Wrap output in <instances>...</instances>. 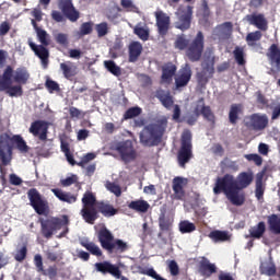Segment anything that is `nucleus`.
Wrapping results in <instances>:
<instances>
[{
  "instance_id": "1",
  "label": "nucleus",
  "mask_w": 280,
  "mask_h": 280,
  "mask_svg": "<svg viewBox=\"0 0 280 280\" xmlns=\"http://www.w3.org/2000/svg\"><path fill=\"white\" fill-rule=\"evenodd\" d=\"M253 183V173L242 172L237 175V178L231 174H225L223 177L217 178L213 187V194H225L228 200L234 205V207H242L246 202V195L242 189H246Z\"/></svg>"
},
{
  "instance_id": "2",
  "label": "nucleus",
  "mask_w": 280,
  "mask_h": 280,
  "mask_svg": "<svg viewBox=\"0 0 280 280\" xmlns=\"http://www.w3.org/2000/svg\"><path fill=\"white\" fill-rule=\"evenodd\" d=\"M174 47L178 51H186L190 62H199L205 54V33L199 31L192 39H188L185 34L177 35Z\"/></svg>"
},
{
  "instance_id": "3",
  "label": "nucleus",
  "mask_w": 280,
  "mask_h": 280,
  "mask_svg": "<svg viewBox=\"0 0 280 280\" xmlns=\"http://www.w3.org/2000/svg\"><path fill=\"white\" fill-rule=\"evenodd\" d=\"M10 142L15 145L16 150H19L21 154H27V152H30V147L21 135H14L12 137H10L7 132L0 135V161L4 166L10 165L12 161V152L14 148L12 144H10Z\"/></svg>"
},
{
  "instance_id": "4",
  "label": "nucleus",
  "mask_w": 280,
  "mask_h": 280,
  "mask_svg": "<svg viewBox=\"0 0 280 280\" xmlns=\"http://www.w3.org/2000/svg\"><path fill=\"white\" fill-rule=\"evenodd\" d=\"M167 130V118H161L155 124L145 126L140 135V143L144 148H154L163 141V136Z\"/></svg>"
},
{
  "instance_id": "5",
  "label": "nucleus",
  "mask_w": 280,
  "mask_h": 280,
  "mask_svg": "<svg viewBox=\"0 0 280 280\" xmlns=\"http://www.w3.org/2000/svg\"><path fill=\"white\" fill-rule=\"evenodd\" d=\"M97 241L100 242L103 250H106L108 255H121L126 250H130V245L121 238H115V235L107 230L102 228L97 232Z\"/></svg>"
},
{
  "instance_id": "6",
  "label": "nucleus",
  "mask_w": 280,
  "mask_h": 280,
  "mask_svg": "<svg viewBox=\"0 0 280 280\" xmlns=\"http://www.w3.org/2000/svg\"><path fill=\"white\" fill-rule=\"evenodd\" d=\"M40 233L46 240H51L56 231H60L65 226V231L60 233V237H65L69 233V215L50 217L49 219L39 218Z\"/></svg>"
},
{
  "instance_id": "7",
  "label": "nucleus",
  "mask_w": 280,
  "mask_h": 280,
  "mask_svg": "<svg viewBox=\"0 0 280 280\" xmlns=\"http://www.w3.org/2000/svg\"><path fill=\"white\" fill-rule=\"evenodd\" d=\"M58 8L61 11L52 10L50 16L56 23H77L80 20V11L73 5V0H58Z\"/></svg>"
},
{
  "instance_id": "8",
  "label": "nucleus",
  "mask_w": 280,
  "mask_h": 280,
  "mask_svg": "<svg viewBox=\"0 0 280 280\" xmlns=\"http://www.w3.org/2000/svg\"><path fill=\"white\" fill-rule=\"evenodd\" d=\"M83 207L81 209L80 214L82 215L84 222L86 224H95V220L100 218V214H97V198L93 192L86 191L83 195V198L81 200Z\"/></svg>"
},
{
  "instance_id": "9",
  "label": "nucleus",
  "mask_w": 280,
  "mask_h": 280,
  "mask_svg": "<svg viewBox=\"0 0 280 280\" xmlns=\"http://www.w3.org/2000/svg\"><path fill=\"white\" fill-rule=\"evenodd\" d=\"M13 73L14 68H12V66H7L3 70L2 78L0 79V93L5 92L9 97H22L23 85L19 83L12 85Z\"/></svg>"
},
{
  "instance_id": "10",
  "label": "nucleus",
  "mask_w": 280,
  "mask_h": 280,
  "mask_svg": "<svg viewBox=\"0 0 280 280\" xmlns=\"http://www.w3.org/2000/svg\"><path fill=\"white\" fill-rule=\"evenodd\" d=\"M176 22L174 23L176 30L180 32H187L191 28V21H194V7L180 4L176 12Z\"/></svg>"
},
{
  "instance_id": "11",
  "label": "nucleus",
  "mask_w": 280,
  "mask_h": 280,
  "mask_svg": "<svg viewBox=\"0 0 280 280\" xmlns=\"http://www.w3.org/2000/svg\"><path fill=\"white\" fill-rule=\"evenodd\" d=\"M194 145L191 144V131L186 129L182 133L180 149L177 154V161L180 167H185L188 161H191Z\"/></svg>"
},
{
  "instance_id": "12",
  "label": "nucleus",
  "mask_w": 280,
  "mask_h": 280,
  "mask_svg": "<svg viewBox=\"0 0 280 280\" xmlns=\"http://www.w3.org/2000/svg\"><path fill=\"white\" fill-rule=\"evenodd\" d=\"M27 198L30 200L31 207L34 209L37 215H48L49 214V201L40 195L38 189L31 188L27 191Z\"/></svg>"
},
{
  "instance_id": "13",
  "label": "nucleus",
  "mask_w": 280,
  "mask_h": 280,
  "mask_svg": "<svg viewBox=\"0 0 280 280\" xmlns=\"http://www.w3.org/2000/svg\"><path fill=\"white\" fill-rule=\"evenodd\" d=\"M116 152L120 155L121 161L124 163H131L137 159V150H135V144L132 140H126L118 142L115 147Z\"/></svg>"
},
{
  "instance_id": "14",
  "label": "nucleus",
  "mask_w": 280,
  "mask_h": 280,
  "mask_svg": "<svg viewBox=\"0 0 280 280\" xmlns=\"http://www.w3.org/2000/svg\"><path fill=\"white\" fill-rule=\"evenodd\" d=\"M155 16V25L158 27V34L162 38H165L170 33V25H172V19L167 13L163 12L162 10H158L154 12Z\"/></svg>"
},
{
  "instance_id": "15",
  "label": "nucleus",
  "mask_w": 280,
  "mask_h": 280,
  "mask_svg": "<svg viewBox=\"0 0 280 280\" xmlns=\"http://www.w3.org/2000/svg\"><path fill=\"white\" fill-rule=\"evenodd\" d=\"M213 73H215V62L213 60L203 62L201 71L196 74L198 84L201 86L208 84L209 80L213 78Z\"/></svg>"
},
{
  "instance_id": "16",
  "label": "nucleus",
  "mask_w": 280,
  "mask_h": 280,
  "mask_svg": "<svg viewBox=\"0 0 280 280\" xmlns=\"http://www.w3.org/2000/svg\"><path fill=\"white\" fill-rule=\"evenodd\" d=\"M96 272H101L102 275H112L116 279L128 280V278L121 276V270L117 265L110 264V261L96 262L95 265Z\"/></svg>"
},
{
  "instance_id": "17",
  "label": "nucleus",
  "mask_w": 280,
  "mask_h": 280,
  "mask_svg": "<svg viewBox=\"0 0 280 280\" xmlns=\"http://www.w3.org/2000/svg\"><path fill=\"white\" fill-rule=\"evenodd\" d=\"M28 132L33 137H38L39 141H47V132H49V122L45 120H35L31 124Z\"/></svg>"
},
{
  "instance_id": "18",
  "label": "nucleus",
  "mask_w": 280,
  "mask_h": 280,
  "mask_svg": "<svg viewBox=\"0 0 280 280\" xmlns=\"http://www.w3.org/2000/svg\"><path fill=\"white\" fill-rule=\"evenodd\" d=\"M34 265L37 272H40L44 277H48L50 280H54L56 277H58V266L52 265L45 269L43 266V256L40 254L34 256Z\"/></svg>"
},
{
  "instance_id": "19",
  "label": "nucleus",
  "mask_w": 280,
  "mask_h": 280,
  "mask_svg": "<svg viewBox=\"0 0 280 280\" xmlns=\"http://www.w3.org/2000/svg\"><path fill=\"white\" fill-rule=\"evenodd\" d=\"M267 58H268L271 67H276V70L271 69L269 74L276 75V73H279V71H280V47H279V45L272 44L268 48Z\"/></svg>"
},
{
  "instance_id": "20",
  "label": "nucleus",
  "mask_w": 280,
  "mask_h": 280,
  "mask_svg": "<svg viewBox=\"0 0 280 280\" xmlns=\"http://www.w3.org/2000/svg\"><path fill=\"white\" fill-rule=\"evenodd\" d=\"M191 66L186 63L184 67L180 68V70L175 77L176 89H184V86H187V84L191 82Z\"/></svg>"
},
{
  "instance_id": "21",
  "label": "nucleus",
  "mask_w": 280,
  "mask_h": 280,
  "mask_svg": "<svg viewBox=\"0 0 280 280\" xmlns=\"http://www.w3.org/2000/svg\"><path fill=\"white\" fill-rule=\"evenodd\" d=\"M28 46L35 56L39 58L43 69H47L49 67V49L43 45H36L33 42H28Z\"/></svg>"
},
{
  "instance_id": "22",
  "label": "nucleus",
  "mask_w": 280,
  "mask_h": 280,
  "mask_svg": "<svg viewBox=\"0 0 280 280\" xmlns=\"http://www.w3.org/2000/svg\"><path fill=\"white\" fill-rule=\"evenodd\" d=\"M174 224V219L167 217V205H164L160 208L159 215V226L160 231L167 232L172 231V225Z\"/></svg>"
},
{
  "instance_id": "23",
  "label": "nucleus",
  "mask_w": 280,
  "mask_h": 280,
  "mask_svg": "<svg viewBox=\"0 0 280 280\" xmlns=\"http://www.w3.org/2000/svg\"><path fill=\"white\" fill-rule=\"evenodd\" d=\"M246 20L249 22V25H255L260 32L268 31V20H266V16L262 13L248 14L246 15Z\"/></svg>"
},
{
  "instance_id": "24",
  "label": "nucleus",
  "mask_w": 280,
  "mask_h": 280,
  "mask_svg": "<svg viewBox=\"0 0 280 280\" xmlns=\"http://www.w3.org/2000/svg\"><path fill=\"white\" fill-rule=\"evenodd\" d=\"M59 69L66 80H73L78 75V66L73 61L61 62Z\"/></svg>"
},
{
  "instance_id": "25",
  "label": "nucleus",
  "mask_w": 280,
  "mask_h": 280,
  "mask_svg": "<svg viewBox=\"0 0 280 280\" xmlns=\"http://www.w3.org/2000/svg\"><path fill=\"white\" fill-rule=\"evenodd\" d=\"M176 65L172 62H167L162 66V75H161V83L162 84H172L173 78L176 75Z\"/></svg>"
},
{
  "instance_id": "26",
  "label": "nucleus",
  "mask_w": 280,
  "mask_h": 280,
  "mask_svg": "<svg viewBox=\"0 0 280 280\" xmlns=\"http://www.w3.org/2000/svg\"><path fill=\"white\" fill-rule=\"evenodd\" d=\"M187 185V179L183 177H175L173 179V191L175 200H183L185 198V186Z\"/></svg>"
},
{
  "instance_id": "27",
  "label": "nucleus",
  "mask_w": 280,
  "mask_h": 280,
  "mask_svg": "<svg viewBox=\"0 0 280 280\" xmlns=\"http://www.w3.org/2000/svg\"><path fill=\"white\" fill-rule=\"evenodd\" d=\"M250 126L253 130H266L268 128V116L266 114H253L250 116Z\"/></svg>"
},
{
  "instance_id": "28",
  "label": "nucleus",
  "mask_w": 280,
  "mask_h": 280,
  "mask_svg": "<svg viewBox=\"0 0 280 280\" xmlns=\"http://www.w3.org/2000/svg\"><path fill=\"white\" fill-rule=\"evenodd\" d=\"M97 215L102 213L104 218H113V215H117V209L108 201H98L96 203Z\"/></svg>"
},
{
  "instance_id": "29",
  "label": "nucleus",
  "mask_w": 280,
  "mask_h": 280,
  "mask_svg": "<svg viewBox=\"0 0 280 280\" xmlns=\"http://www.w3.org/2000/svg\"><path fill=\"white\" fill-rule=\"evenodd\" d=\"M199 272H200L201 277L209 278V277H211V275H215V272H218V267H215V265L211 264V261H209V259L203 258L199 262Z\"/></svg>"
},
{
  "instance_id": "30",
  "label": "nucleus",
  "mask_w": 280,
  "mask_h": 280,
  "mask_svg": "<svg viewBox=\"0 0 280 280\" xmlns=\"http://www.w3.org/2000/svg\"><path fill=\"white\" fill-rule=\"evenodd\" d=\"M51 191L54 196L58 198L61 202H67L68 205H73V202H78V195H73L71 192L63 191L60 188H52Z\"/></svg>"
},
{
  "instance_id": "31",
  "label": "nucleus",
  "mask_w": 280,
  "mask_h": 280,
  "mask_svg": "<svg viewBox=\"0 0 280 280\" xmlns=\"http://www.w3.org/2000/svg\"><path fill=\"white\" fill-rule=\"evenodd\" d=\"M12 80L15 82V84L24 85L30 82V72L27 71V68L20 67L16 68L14 71V74H12Z\"/></svg>"
},
{
  "instance_id": "32",
  "label": "nucleus",
  "mask_w": 280,
  "mask_h": 280,
  "mask_svg": "<svg viewBox=\"0 0 280 280\" xmlns=\"http://www.w3.org/2000/svg\"><path fill=\"white\" fill-rule=\"evenodd\" d=\"M127 207L131 211H136V213H148L150 210V203L143 199L130 201Z\"/></svg>"
},
{
  "instance_id": "33",
  "label": "nucleus",
  "mask_w": 280,
  "mask_h": 280,
  "mask_svg": "<svg viewBox=\"0 0 280 280\" xmlns=\"http://www.w3.org/2000/svg\"><path fill=\"white\" fill-rule=\"evenodd\" d=\"M259 272L266 277H275L277 275V265L272 260H265L260 264Z\"/></svg>"
},
{
  "instance_id": "34",
  "label": "nucleus",
  "mask_w": 280,
  "mask_h": 280,
  "mask_svg": "<svg viewBox=\"0 0 280 280\" xmlns=\"http://www.w3.org/2000/svg\"><path fill=\"white\" fill-rule=\"evenodd\" d=\"M142 51H143V45H141V43L139 42H132L129 45V62H137Z\"/></svg>"
},
{
  "instance_id": "35",
  "label": "nucleus",
  "mask_w": 280,
  "mask_h": 280,
  "mask_svg": "<svg viewBox=\"0 0 280 280\" xmlns=\"http://www.w3.org/2000/svg\"><path fill=\"white\" fill-rule=\"evenodd\" d=\"M243 108L242 104H232L230 106V112H229V122L232 126H236L237 121H240V115H242Z\"/></svg>"
},
{
  "instance_id": "36",
  "label": "nucleus",
  "mask_w": 280,
  "mask_h": 280,
  "mask_svg": "<svg viewBox=\"0 0 280 280\" xmlns=\"http://www.w3.org/2000/svg\"><path fill=\"white\" fill-rule=\"evenodd\" d=\"M31 23L37 34L39 43H42L44 47H49V34L47 31L40 28L35 20H32Z\"/></svg>"
},
{
  "instance_id": "37",
  "label": "nucleus",
  "mask_w": 280,
  "mask_h": 280,
  "mask_svg": "<svg viewBox=\"0 0 280 280\" xmlns=\"http://www.w3.org/2000/svg\"><path fill=\"white\" fill-rule=\"evenodd\" d=\"M121 8H117V12H131L132 14H141L139 7L132 0H120Z\"/></svg>"
},
{
  "instance_id": "38",
  "label": "nucleus",
  "mask_w": 280,
  "mask_h": 280,
  "mask_svg": "<svg viewBox=\"0 0 280 280\" xmlns=\"http://www.w3.org/2000/svg\"><path fill=\"white\" fill-rule=\"evenodd\" d=\"M266 233V222L260 221L257 225L249 229V236L254 240H261Z\"/></svg>"
},
{
  "instance_id": "39",
  "label": "nucleus",
  "mask_w": 280,
  "mask_h": 280,
  "mask_svg": "<svg viewBox=\"0 0 280 280\" xmlns=\"http://www.w3.org/2000/svg\"><path fill=\"white\" fill-rule=\"evenodd\" d=\"M156 97L161 102L162 106H164V108H172V106H174V98L170 92L165 93V91H159L156 93Z\"/></svg>"
},
{
  "instance_id": "40",
  "label": "nucleus",
  "mask_w": 280,
  "mask_h": 280,
  "mask_svg": "<svg viewBox=\"0 0 280 280\" xmlns=\"http://www.w3.org/2000/svg\"><path fill=\"white\" fill-rule=\"evenodd\" d=\"M80 245L83 248H86L91 255H94V257H102L103 255L102 249L94 242L81 241Z\"/></svg>"
},
{
  "instance_id": "41",
  "label": "nucleus",
  "mask_w": 280,
  "mask_h": 280,
  "mask_svg": "<svg viewBox=\"0 0 280 280\" xmlns=\"http://www.w3.org/2000/svg\"><path fill=\"white\" fill-rule=\"evenodd\" d=\"M267 223L269 225V229L271 232L275 233V235H280V215L278 214H271L267 218Z\"/></svg>"
},
{
  "instance_id": "42",
  "label": "nucleus",
  "mask_w": 280,
  "mask_h": 280,
  "mask_svg": "<svg viewBox=\"0 0 280 280\" xmlns=\"http://www.w3.org/2000/svg\"><path fill=\"white\" fill-rule=\"evenodd\" d=\"M262 37L264 34L261 33V31H255L248 33L245 37V40L248 47H257V43H259V40H261Z\"/></svg>"
},
{
  "instance_id": "43",
  "label": "nucleus",
  "mask_w": 280,
  "mask_h": 280,
  "mask_svg": "<svg viewBox=\"0 0 280 280\" xmlns=\"http://www.w3.org/2000/svg\"><path fill=\"white\" fill-rule=\"evenodd\" d=\"M209 237H210V240L214 241L215 243L229 242V240H231L229 232L220 231V230H214V231L210 232Z\"/></svg>"
},
{
  "instance_id": "44",
  "label": "nucleus",
  "mask_w": 280,
  "mask_h": 280,
  "mask_svg": "<svg viewBox=\"0 0 280 280\" xmlns=\"http://www.w3.org/2000/svg\"><path fill=\"white\" fill-rule=\"evenodd\" d=\"M104 67L109 73H112V75H115L116 78L121 75V68L117 66L114 60H105Z\"/></svg>"
},
{
  "instance_id": "45",
  "label": "nucleus",
  "mask_w": 280,
  "mask_h": 280,
  "mask_svg": "<svg viewBox=\"0 0 280 280\" xmlns=\"http://www.w3.org/2000/svg\"><path fill=\"white\" fill-rule=\"evenodd\" d=\"M133 34L140 38V40H150V28L136 25L133 28Z\"/></svg>"
},
{
  "instance_id": "46",
  "label": "nucleus",
  "mask_w": 280,
  "mask_h": 280,
  "mask_svg": "<svg viewBox=\"0 0 280 280\" xmlns=\"http://www.w3.org/2000/svg\"><path fill=\"white\" fill-rule=\"evenodd\" d=\"M141 113H143V109H141V107H130L125 112L122 119H125V121H128V119H135V117H139Z\"/></svg>"
},
{
  "instance_id": "47",
  "label": "nucleus",
  "mask_w": 280,
  "mask_h": 280,
  "mask_svg": "<svg viewBox=\"0 0 280 280\" xmlns=\"http://www.w3.org/2000/svg\"><path fill=\"white\" fill-rule=\"evenodd\" d=\"M233 56L240 67H244V65H246V59L244 58V48L236 46L233 50Z\"/></svg>"
},
{
  "instance_id": "48",
  "label": "nucleus",
  "mask_w": 280,
  "mask_h": 280,
  "mask_svg": "<svg viewBox=\"0 0 280 280\" xmlns=\"http://www.w3.org/2000/svg\"><path fill=\"white\" fill-rule=\"evenodd\" d=\"M15 261L23 264L27 259V243H24L20 249H16L14 255Z\"/></svg>"
},
{
  "instance_id": "49",
  "label": "nucleus",
  "mask_w": 280,
  "mask_h": 280,
  "mask_svg": "<svg viewBox=\"0 0 280 280\" xmlns=\"http://www.w3.org/2000/svg\"><path fill=\"white\" fill-rule=\"evenodd\" d=\"M201 115L206 121H209V124L215 125V114H213V110H211V106L207 105L203 107Z\"/></svg>"
},
{
  "instance_id": "50",
  "label": "nucleus",
  "mask_w": 280,
  "mask_h": 280,
  "mask_svg": "<svg viewBox=\"0 0 280 280\" xmlns=\"http://www.w3.org/2000/svg\"><path fill=\"white\" fill-rule=\"evenodd\" d=\"M264 177L262 176H258L256 178V189H255V196L257 198V200H261V198H264Z\"/></svg>"
},
{
  "instance_id": "51",
  "label": "nucleus",
  "mask_w": 280,
  "mask_h": 280,
  "mask_svg": "<svg viewBox=\"0 0 280 280\" xmlns=\"http://www.w3.org/2000/svg\"><path fill=\"white\" fill-rule=\"evenodd\" d=\"M180 233H194L196 231V224L189 222L188 220H184L179 223Z\"/></svg>"
},
{
  "instance_id": "52",
  "label": "nucleus",
  "mask_w": 280,
  "mask_h": 280,
  "mask_svg": "<svg viewBox=\"0 0 280 280\" xmlns=\"http://www.w3.org/2000/svg\"><path fill=\"white\" fill-rule=\"evenodd\" d=\"M93 22L82 23L79 28V36H89V34H93Z\"/></svg>"
},
{
  "instance_id": "53",
  "label": "nucleus",
  "mask_w": 280,
  "mask_h": 280,
  "mask_svg": "<svg viewBox=\"0 0 280 280\" xmlns=\"http://www.w3.org/2000/svg\"><path fill=\"white\" fill-rule=\"evenodd\" d=\"M95 31L97 33L98 38H104L108 34V23L102 22L95 25Z\"/></svg>"
},
{
  "instance_id": "54",
  "label": "nucleus",
  "mask_w": 280,
  "mask_h": 280,
  "mask_svg": "<svg viewBox=\"0 0 280 280\" xmlns=\"http://www.w3.org/2000/svg\"><path fill=\"white\" fill-rule=\"evenodd\" d=\"M55 40L57 45H61V47H67L69 45V34L58 33L55 35Z\"/></svg>"
},
{
  "instance_id": "55",
  "label": "nucleus",
  "mask_w": 280,
  "mask_h": 280,
  "mask_svg": "<svg viewBox=\"0 0 280 280\" xmlns=\"http://www.w3.org/2000/svg\"><path fill=\"white\" fill-rule=\"evenodd\" d=\"M45 86H46L48 93L60 92V84H58V82H56L51 79L46 80Z\"/></svg>"
},
{
  "instance_id": "56",
  "label": "nucleus",
  "mask_w": 280,
  "mask_h": 280,
  "mask_svg": "<svg viewBox=\"0 0 280 280\" xmlns=\"http://www.w3.org/2000/svg\"><path fill=\"white\" fill-rule=\"evenodd\" d=\"M205 108H207V105H205V97L198 98V101L196 102V106L194 108V115H197V117H200Z\"/></svg>"
},
{
  "instance_id": "57",
  "label": "nucleus",
  "mask_w": 280,
  "mask_h": 280,
  "mask_svg": "<svg viewBox=\"0 0 280 280\" xmlns=\"http://www.w3.org/2000/svg\"><path fill=\"white\" fill-rule=\"evenodd\" d=\"M245 159L247 161H252L253 163H255V165H257L258 167L262 165L264 163V158H261V155L257 154V153H250V154H246Z\"/></svg>"
},
{
  "instance_id": "58",
  "label": "nucleus",
  "mask_w": 280,
  "mask_h": 280,
  "mask_svg": "<svg viewBox=\"0 0 280 280\" xmlns=\"http://www.w3.org/2000/svg\"><path fill=\"white\" fill-rule=\"evenodd\" d=\"M257 98L256 102L258 104V106L260 108H268L269 104H268V98H266V96L264 94H261V92H257Z\"/></svg>"
},
{
  "instance_id": "59",
  "label": "nucleus",
  "mask_w": 280,
  "mask_h": 280,
  "mask_svg": "<svg viewBox=\"0 0 280 280\" xmlns=\"http://www.w3.org/2000/svg\"><path fill=\"white\" fill-rule=\"evenodd\" d=\"M75 183H78V175H71L70 177L60 180L62 187H71V185H75Z\"/></svg>"
},
{
  "instance_id": "60",
  "label": "nucleus",
  "mask_w": 280,
  "mask_h": 280,
  "mask_svg": "<svg viewBox=\"0 0 280 280\" xmlns=\"http://www.w3.org/2000/svg\"><path fill=\"white\" fill-rule=\"evenodd\" d=\"M221 166L223 167V170H237V163H235L234 161L229 160V158H225L221 162Z\"/></svg>"
},
{
  "instance_id": "61",
  "label": "nucleus",
  "mask_w": 280,
  "mask_h": 280,
  "mask_svg": "<svg viewBox=\"0 0 280 280\" xmlns=\"http://www.w3.org/2000/svg\"><path fill=\"white\" fill-rule=\"evenodd\" d=\"M107 189L112 194L116 195L117 198H119V196H121V187H119V185H117L115 183H109L107 185Z\"/></svg>"
},
{
  "instance_id": "62",
  "label": "nucleus",
  "mask_w": 280,
  "mask_h": 280,
  "mask_svg": "<svg viewBox=\"0 0 280 280\" xmlns=\"http://www.w3.org/2000/svg\"><path fill=\"white\" fill-rule=\"evenodd\" d=\"M140 275H147L148 277H152V279L155 280L161 279V276H159V273H156V271L152 268L140 270Z\"/></svg>"
},
{
  "instance_id": "63",
  "label": "nucleus",
  "mask_w": 280,
  "mask_h": 280,
  "mask_svg": "<svg viewBox=\"0 0 280 280\" xmlns=\"http://www.w3.org/2000/svg\"><path fill=\"white\" fill-rule=\"evenodd\" d=\"M9 180L11 185L19 187V185H23V179L19 177L16 174H10Z\"/></svg>"
},
{
  "instance_id": "64",
  "label": "nucleus",
  "mask_w": 280,
  "mask_h": 280,
  "mask_svg": "<svg viewBox=\"0 0 280 280\" xmlns=\"http://www.w3.org/2000/svg\"><path fill=\"white\" fill-rule=\"evenodd\" d=\"M168 268H170V272H171V275H173V277H176V275H178L179 269H178V264L176 262V260H171L168 264Z\"/></svg>"
}]
</instances>
